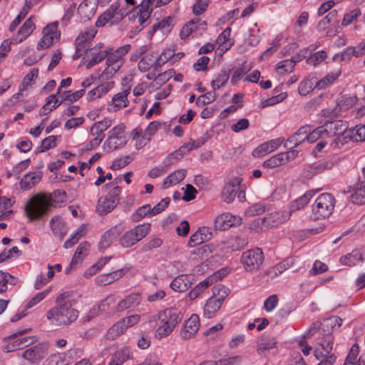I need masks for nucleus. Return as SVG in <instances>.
Instances as JSON below:
<instances>
[{"instance_id": "obj_14", "label": "nucleus", "mask_w": 365, "mask_h": 365, "mask_svg": "<svg viewBox=\"0 0 365 365\" xmlns=\"http://www.w3.org/2000/svg\"><path fill=\"white\" fill-rule=\"evenodd\" d=\"M242 219L239 216L232 215L230 213H224L217 216L215 221V227L217 230H225L232 226L240 225Z\"/></svg>"}, {"instance_id": "obj_18", "label": "nucleus", "mask_w": 365, "mask_h": 365, "mask_svg": "<svg viewBox=\"0 0 365 365\" xmlns=\"http://www.w3.org/2000/svg\"><path fill=\"white\" fill-rule=\"evenodd\" d=\"M129 93L130 88H127L123 91L115 94L112 98V102L108 105V110L111 112H116L127 107L128 105L127 96Z\"/></svg>"}, {"instance_id": "obj_42", "label": "nucleus", "mask_w": 365, "mask_h": 365, "mask_svg": "<svg viewBox=\"0 0 365 365\" xmlns=\"http://www.w3.org/2000/svg\"><path fill=\"white\" fill-rule=\"evenodd\" d=\"M340 71L336 73H330L320 81H315V88L318 89H324L335 81L340 75Z\"/></svg>"}, {"instance_id": "obj_31", "label": "nucleus", "mask_w": 365, "mask_h": 365, "mask_svg": "<svg viewBox=\"0 0 365 365\" xmlns=\"http://www.w3.org/2000/svg\"><path fill=\"white\" fill-rule=\"evenodd\" d=\"M222 303L218 302L215 297H210L204 307V316L210 319L219 311Z\"/></svg>"}, {"instance_id": "obj_35", "label": "nucleus", "mask_w": 365, "mask_h": 365, "mask_svg": "<svg viewBox=\"0 0 365 365\" xmlns=\"http://www.w3.org/2000/svg\"><path fill=\"white\" fill-rule=\"evenodd\" d=\"M351 200L356 205H362L365 203V182H360L356 185L355 191L351 195Z\"/></svg>"}, {"instance_id": "obj_57", "label": "nucleus", "mask_w": 365, "mask_h": 365, "mask_svg": "<svg viewBox=\"0 0 365 365\" xmlns=\"http://www.w3.org/2000/svg\"><path fill=\"white\" fill-rule=\"evenodd\" d=\"M183 155L184 153H182V149H178L168 155L167 158L164 160L163 164H165L166 167L169 168V166L174 164L176 161L182 158Z\"/></svg>"}, {"instance_id": "obj_44", "label": "nucleus", "mask_w": 365, "mask_h": 365, "mask_svg": "<svg viewBox=\"0 0 365 365\" xmlns=\"http://www.w3.org/2000/svg\"><path fill=\"white\" fill-rule=\"evenodd\" d=\"M58 138V137L56 135H50L44 138L41 141V145L37 147L36 153H43L51 148H55Z\"/></svg>"}, {"instance_id": "obj_45", "label": "nucleus", "mask_w": 365, "mask_h": 365, "mask_svg": "<svg viewBox=\"0 0 365 365\" xmlns=\"http://www.w3.org/2000/svg\"><path fill=\"white\" fill-rule=\"evenodd\" d=\"M353 131H351V129L346 128L344 132H342L341 134L338 135L333 140L331 144L334 145V147L339 148L346 143L349 140H352V133Z\"/></svg>"}, {"instance_id": "obj_12", "label": "nucleus", "mask_w": 365, "mask_h": 365, "mask_svg": "<svg viewBox=\"0 0 365 365\" xmlns=\"http://www.w3.org/2000/svg\"><path fill=\"white\" fill-rule=\"evenodd\" d=\"M155 0H144L140 5L133 9V16L138 17L139 24L143 26L153 12V4Z\"/></svg>"}, {"instance_id": "obj_5", "label": "nucleus", "mask_w": 365, "mask_h": 365, "mask_svg": "<svg viewBox=\"0 0 365 365\" xmlns=\"http://www.w3.org/2000/svg\"><path fill=\"white\" fill-rule=\"evenodd\" d=\"M120 192V187L115 186L109 191L108 195L101 197L96 205V212L101 216L110 212L119 202Z\"/></svg>"}, {"instance_id": "obj_11", "label": "nucleus", "mask_w": 365, "mask_h": 365, "mask_svg": "<svg viewBox=\"0 0 365 365\" xmlns=\"http://www.w3.org/2000/svg\"><path fill=\"white\" fill-rule=\"evenodd\" d=\"M48 349L47 343H39L25 350L22 353V357L31 362L36 363L45 356Z\"/></svg>"}, {"instance_id": "obj_49", "label": "nucleus", "mask_w": 365, "mask_h": 365, "mask_svg": "<svg viewBox=\"0 0 365 365\" xmlns=\"http://www.w3.org/2000/svg\"><path fill=\"white\" fill-rule=\"evenodd\" d=\"M150 223H144L136 226L135 228L132 229L131 231L139 242L146 236L150 230Z\"/></svg>"}, {"instance_id": "obj_56", "label": "nucleus", "mask_w": 365, "mask_h": 365, "mask_svg": "<svg viewBox=\"0 0 365 365\" xmlns=\"http://www.w3.org/2000/svg\"><path fill=\"white\" fill-rule=\"evenodd\" d=\"M133 160V157L131 155H125L123 158L116 159L110 165V168L114 170H119L121 168H124L125 166H126Z\"/></svg>"}, {"instance_id": "obj_38", "label": "nucleus", "mask_w": 365, "mask_h": 365, "mask_svg": "<svg viewBox=\"0 0 365 365\" xmlns=\"http://www.w3.org/2000/svg\"><path fill=\"white\" fill-rule=\"evenodd\" d=\"M35 24L33 22V16H30L20 27L18 35L21 36L19 41L26 39L34 30Z\"/></svg>"}, {"instance_id": "obj_54", "label": "nucleus", "mask_w": 365, "mask_h": 365, "mask_svg": "<svg viewBox=\"0 0 365 365\" xmlns=\"http://www.w3.org/2000/svg\"><path fill=\"white\" fill-rule=\"evenodd\" d=\"M355 53L356 51L353 46L348 47L344 52L341 53L340 54H336L334 56V60L336 61H340L348 62L351 60V56H355Z\"/></svg>"}, {"instance_id": "obj_51", "label": "nucleus", "mask_w": 365, "mask_h": 365, "mask_svg": "<svg viewBox=\"0 0 365 365\" xmlns=\"http://www.w3.org/2000/svg\"><path fill=\"white\" fill-rule=\"evenodd\" d=\"M84 92V89L76 91L75 92H71V91H64L61 94V98L63 101L73 103L81 98L83 96Z\"/></svg>"}, {"instance_id": "obj_64", "label": "nucleus", "mask_w": 365, "mask_h": 365, "mask_svg": "<svg viewBox=\"0 0 365 365\" xmlns=\"http://www.w3.org/2000/svg\"><path fill=\"white\" fill-rule=\"evenodd\" d=\"M216 94L215 92H207L203 95L200 96L196 101L197 106H205L215 101Z\"/></svg>"}, {"instance_id": "obj_2", "label": "nucleus", "mask_w": 365, "mask_h": 365, "mask_svg": "<svg viewBox=\"0 0 365 365\" xmlns=\"http://www.w3.org/2000/svg\"><path fill=\"white\" fill-rule=\"evenodd\" d=\"M69 297L68 292H64L56 297V306L46 314V318L51 324L56 327L66 326L77 319L78 312L72 307L73 302Z\"/></svg>"}, {"instance_id": "obj_6", "label": "nucleus", "mask_w": 365, "mask_h": 365, "mask_svg": "<svg viewBox=\"0 0 365 365\" xmlns=\"http://www.w3.org/2000/svg\"><path fill=\"white\" fill-rule=\"evenodd\" d=\"M241 262L247 272L259 270L264 262V254L260 248H255L243 252Z\"/></svg>"}, {"instance_id": "obj_33", "label": "nucleus", "mask_w": 365, "mask_h": 365, "mask_svg": "<svg viewBox=\"0 0 365 365\" xmlns=\"http://www.w3.org/2000/svg\"><path fill=\"white\" fill-rule=\"evenodd\" d=\"M277 344L276 339L270 336H262L257 344V353L259 355H264L265 351L275 347Z\"/></svg>"}, {"instance_id": "obj_43", "label": "nucleus", "mask_w": 365, "mask_h": 365, "mask_svg": "<svg viewBox=\"0 0 365 365\" xmlns=\"http://www.w3.org/2000/svg\"><path fill=\"white\" fill-rule=\"evenodd\" d=\"M96 31L93 29H87L79 35L76 39V43H78L88 48L90 41L94 38Z\"/></svg>"}, {"instance_id": "obj_9", "label": "nucleus", "mask_w": 365, "mask_h": 365, "mask_svg": "<svg viewBox=\"0 0 365 365\" xmlns=\"http://www.w3.org/2000/svg\"><path fill=\"white\" fill-rule=\"evenodd\" d=\"M322 335V336H319L317 338V344L318 346L314 350V356L317 359H325V357H328L330 356H334V354H330L332 346H333V341L334 338L330 333L328 334H319Z\"/></svg>"}, {"instance_id": "obj_10", "label": "nucleus", "mask_w": 365, "mask_h": 365, "mask_svg": "<svg viewBox=\"0 0 365 365\" xmlns=\"http://www.w3.org/2000/svg\"><path fill=\"white\" fill-rule=\"evenodd\" d=\"M140 320L138 314H134L125 318L114 324L108 331L109 338L113 339L122 334L128 328L136 324Z\"/></svg>"}, {"instance_id": "obj_13", "label": "nucleus", "mask_w": 365, "mask_h": 365, "mask_svg": "<svg viewBox=\"0 0 365 365\" xmlns=\"http://www.w3.org/2000/svg\"><path fill=\"white\" fill-rule=\"evenodd\" d=\"M123 227L120 225H115L106 231L101 236L98 248L101 251H103L110 246L113 242L123 232Z\"/></svg>"}, {"instance_id": "obj_34", "label": "nucleus", "mask_w": 365, "mask_h": 365, "mask_svg": "<svg viewBox=\"0 0 365 365\" xmlns=\"http://www.w3.org/2000/svg\"><path fill=\"white\" fill-rule=\"evenodd\" d=\"M337 14L336 10H332L329 12L323 19H322L317 25V29L319 31H325L330 24L337 26Z\"/></svg>"}, {"instance_id": "obj_19", "label": "nucleus", "mask_w": 365, "mask_h": 365, "mask_svg": "<svg viewBox=\"0 0 365 365\" xmlns=\"http://www.w3.org/2000/svg\"><path fill=\"white\" fill-rule=\"evenodd\" d=\"M309 134V125L302 126L292 136L289 138L284 144L287 148L297 147L305 140H307Z\"/></svg>"}, {"instance_id": "obj_58", "label": "nucleus", "mask_w": 365, "mask_h": 365, "mask_svg": "<svg viewBox=\"0 0 365 365\" xmlns=\"http://www.w3.org/2000/svg\"><path fill=\"white\" fill-rule=\"evenodd\" d=\"M352 133V141L361 142L365 140V125H356L350 128Z\"/></svg>"}, {"instance_id": "obj_1", "label": "nucleus", "mask_w": 365, "mask_h": 365, "mask_svg": "<svg viewBox=\"0 0 365 365\" xmlns=\"http://www.w3.org/2000/svg\"><path fill=\"white\" fill-rule=\"evenodd\" d=\"M66 192L56 190L50 194H36L32 197L25 207L26 216L36 220L46 215L49 208L66 201Z\"/></svg>"}, {"instance_id": "obj_27", "label": "nucleus", "mask_w": 365, "mask_h": 365, "mask_svg": "<svg viewBox=\"0 0 365 365\" xmlns=\"http://www.w3.org/2000/svg\"><path fill=\"white\" fill-rule=\"evenodd\" d=\"M197 24H199V25L202 26V31H205L207 28V22L205 21H201L199 18H196L188 21L182 28L180 34V38L184 39L188 37L194 31L193 26H195Z\"/></svg>"}, {"instance_id": "obj_37", "label": "nucleus", "mask_w": 365, "mask_h": 365, "mask_svg": "<svg viewBox=\"0 0 365 365\" xmlns=\"http://www.w3.org/2000/svg\"><path fill=\"white\" fill-rule=\"evenodd\" d=\"M212 283V280L207 278L197 284L190 292L188 297L190 300L197 298Z\"/></svg>"}, {"instance_id": "obj_46", "label": "nucleus", "mask_w": 365, "mask_h": 365, "mask_svg": "<svg viewBox=\"0 0 365 365\" xmlns=\"http://www.w3.org/2000/svg\"><path fill=\"white\" fill-rule=\"evenodd\" d=\"M229 292L230 290L227 287L222 284H217L212 287L213 296L212 297H215L218 302L222 303L228 296Z\"/></svg>"}, {"instance_id": "obj_50", "label": "nucleus", "mask_w": 365, "mask_h": 365, "mask_svg": "<svg viewBox=\"0 0 365 365\" xmlns=\"http://www.w3.org/2000/svg\"><path fill=\"white\" fill-rule=\"evenodd\" d=\"M357 98L356 96H343L337 101V106L340 110H346V109L352 107L356 102Z\"/></svg>"}, {"instance_id": "obj_61", "label": "nucleus", "mask_w": 365, "mask_h": 365, "mask_svg": "<svg viewBox=\"0 0 365 365\" xmlns=\"http://www.w3.org/2000/svg\"><path fill=\"white\" fill-rule=\"evenodd\" d=\"M326 135L323 125L318 127L314 130H311V127L309 126V134L307 141L309 143H314L320 137Z\"/></svg>"}, {"instance_id": "obj_30", "label": "nucleus", "mask_w": 365, "mask_h": 365, "mask_svg": "<svg viewBox=\"0 0 365 365\" xmlns=\"http://www.w3.org/2000/svg\"><path fill=\"white\" fill-rule=\"evenodd\" d=\"M131 351L129 348L123 347L115 351L109 363L110 365H121L130 359Z\"/></svg>"}, {"instance_id": "obj_24", "label": "nucleus", "mask_w": 365, "mask_h": 365, "mask_svg": "<svg viewBox=\"0 0 365 365\" xmlns=\"http://www.w3.org/2000/svg\"><path fill=\"white\" fill-rule=\"evenodd\" d=\"M51 228L57 237L62 240L67 233L65 222L58 216L51 218L50 220Z\"/></svg>"}, {"instance_id": "obj_17", "label": "nucleus", "mask_w": 365, "mask_h": 365, "mask_svg": "<svg viewBox=\"0 0 365 365\" xmlns=\"http://www.w3.org/2000/svg\"><path fill=\"white\" fill-rule=\"evenodd\" d=\"M108 58L106 63L108 67L105 71L101 74V78L104 80L114 74L120 68L122 61L121 58L119 57L115 53H112L107 56Z\"/></svg>"}, {"instance_id": "obj_62", "label": "nucleus", "mask_w": 365, "mask_h": 365, "mask_svg": "<svg viewBox=\"0 0 365 365\" xmlns=\"http://www.w3.org/2000/svg\"><path fill=\"white\" fill-rule=\"evenodd\" d=\"M312 80L313 79H307L299 84L298 91L301 96H306L315 88V86H314V83Z\"/></svg>"}, {"instance_id": "obj_4", "label": "nucleus", "mask_w": 365, "mask_h": 365, "mask_svg": "<svg viewBox=\"0 0 365 365\" xmlns=\"http://www.w3.org/2000/svg\"><path fill=\"white\" fill-rule=\"evenodd\" d=\"M334 205L335 199L331 194H321L312 206V219L318 220L328 217L333 212Z\"/></svg>"}, {"instance_id": "obj_7", "label": "nucleus", "mask_w": 365, "mask_h": 365, "mask_svg": "<svg viewBox=\"0 0 365 365\" xmlns=\"http://www.w3.org/2000/svg\"><path fill=\"white\" fill-rule=\"evenodd\" d=\"M124 130L125 126L121 124L115 126L108 132V138L103 145L105 150L110 152L125 145L127 139Z\"/></svg>"}, {"instance_id": "obj_40", "label": "nucleus", "mask_w": 365, "mask_h": 365, "mask_svg": "<svg viewBox=\"0 0 365 365\" xmlns=\"http://www.w3.org/2000/svg\"><path fill=\"white\" fill-rule=\"evenodd\" d=\"M232 70L231 69H224L221 71V73H220L216 78L215 80H213L211 82V86L212 88L215 89H219L223 86L225 85V83L228 81L230 78V76L231 74Z\"/></svg>"}, {"instance_id": "obj_25", "label": "nucleus", "mask_w": 365, "mask_h": 365, "mask_svg": "<svg viewBox=\"0 0 365 365\" xmlns=\"http://www.w3.org/2000/svg\"><path fill=\"white\" fill-rule=\"evenodd\" d=\"M113 86V81L103 83L90 91L87 94V99L88 101H93L96 98H101L103 95L107 93Z\"/></svg>"}, {"instance_id": "obj_32", "label": "nucleus", "mask_w": 365, "mask_h": 365, "mask_svg": "<svg viewBox=\"0 0 365 365\" xmlns=\"http://www.w3.org/2000/svg\"><path fill=\"white\" fill-rule=\"evenodd\" d=\"M41 179V175L39 173H28L24 175L21 180L20 185L24 190L31 189L36 185Z\"/></svg>"}, {"instance_id": "obj_16", "label": "nucleus", "mask_w": 365, "mask_h": 365, "mask_svg": "<svg viewBox=\"0 0 365 365\" xmlns=\"http://www.w3.org/2000/svg\"><path fill=\"white\" fill-rule=\"evenodd\" d=\"M102 46H95L90 49L89 52L86 53L84 58H86V68L89 69L94 65L101 62L105 59L108 53L106 51L101 50Z\"/></svg>"}, {"instance_id": "obj_47", "label": "nucleus", "mask_w": 365, "mask_h": 365, "mask_svg": "<svg viewBox=\"0 0 365 365\" xmlns=\"http://www.w3.org/2000/svg\"><path fill=\"white\" fill-rule=\"evenodd\" d=\"M237 190L233 188L232 185H225L222 190V199L226 203H231L234 201Z\"/></svg>"}, {"instance_id": "obj_23", "label": "nucleus", "mask_w": 365, "mask_h": 365, "mask_svg": "<svg viewBox=\"0 0 365 365\" xmlns=\"http://www.w3.org/2000/svg\"><path fill=\"white\" fill-rule=\"evenodd\" d=\"M192 282L186 274H180L170 283V287L175 292H185L190 287Z\"/></svg>"}, {"instance_id": "obj_41", "label": "nucleus", "mask_w": 365, "mask_h": 365, "mask_svg": "<svg viewBox=\"0 0 365 365\" xmlns=\"http://www.w3.org/2000/svg\"><path fill=\"white\" fill-rule=\"evenodd\" d=\"M152 212L151 206L149 204L145 205L140 207L134 213L132 214L131 219L135 222H139L146 216H154V215L152 214Z\"/></svg>"}, {"instance_id": "obj_8", "label": "nucleus", "mask_w": 365, "mask_h": 365, "mask_svg": "<svg viewBox=\"0 0 365 365\" xmlns=\"http://www.w3.org/2000/svg\"><path fill=\"white\" fill-rule=\"evenodd\" d=\"M127 14L128 11L125 9H120L118 2H114L105 12L100 15L96 25L97 27L104 26L109 20H113L112 24L118 23Z\"/></svg>"}, {"instance_id": "obj_22", "label": "nucleus", "mask_w": 365, "mask_h": 365, "mask_svg": "<svg viewBox=\"0 0 365 365\" xmlns=\"http://www.w3.org/2000/svg\"><path fill=\"white\" fill-rule=\"evenodd\" d=\"M124 274L125 272L123 269H118L108 274L98 275L96 279V282L98 285L106 286L121 278Z\"/></svg>"}, {"instance_id": "obj_59", "label": "nucleus", "mask_w": 365, "mask_h": 365, "mask_svg": "<svg viewBox=\"0 0 365 365\" xmlns=\"http://www.w3.org/2000/svg\"><path fill=\"white\" fill-rule=\"evenodd\" d=\"M282 164H284V160L281 157V154L278 153L264 161L263 166L268 168H274Z\"/></svg>"}, {"instance_id": "obj_53", "label": "nucleus", "mask_w": 365, "mask_h": 365, "mask_svg": "<svg viewBox=\"0 0 365 365\" xmlns=\"http://www.w3.org/2000/svg\"><path fill=\"white\" fill-rule=\"evenodd\" d=\"M327 58V53L324 51L316 52L311 55L307 59V63L309 65L317 66L321 63Z\"/></svg>"}, {"instance_id": "obj_60", "label": "nucleus", "mask_w": 365, "mask_h": 365, "mask_svg": "<svg viewBox=\"0 0 365 365\" xmlns=\"http://www.w3.org/2000/svg\"><path fill=\"white\" fill-rule=\"evenodd\" d=\"M361 11L359 9H354L344 15L342 21V26L349 25L356 21L359 16H361Z\"/></svg>"}, {"instance_id": "obj_48", "label": "nucleus", "mask_w": 365, "mask_h": 365, "mask_svg": "<svg viewBox=\"0 0 365 365\" xmlns=\"http://www.w3.org/2000/svg\"><path fill=\"white\" fill-rule=\"evenodd\" d=\"M138 240L131 230L126 232L119 240L120 245L123 247H130L137 243Z\"/></svg>"}, {"instance_id": "obj_21", "label": "nucleus", "mask_w": 365, "mask_h": 365, "mask_svg": "<svg viewBox=\"0 0 365 365\" xmlns=\"http://www.w3.org/2000/svg\"><path fill=\"white\" fill-rule=\"evenodd\" d=\"M58 25V23L56 21L48 25L43 29V36L42 39L46 43V48H48L53 44L54 38L58 39L59 38L60 32L57 30Z\"/></svg>"}, {"instance_id": "obj_20", "label": "nucleus", "mask_w": 365, "mask_h": 365, "mask_svg": "<svg viewBox=\"0 0 365 365\" xmlns=\"http://www.w3.org/2000/svg\"><path fill=\"white\" fill-rule=\"evenodd\" d=\"M323 128L327 136L336 137L346 130L347 124L342 120H335L325 123Z\"/></svg>"}, {"instance_id": "obj_39", "label": "nucleus", "mask_w": 365, "mask_h": 365, "mask_svg": "<svg viewBox=\"0 0 365 365\" xmlns=\"http://www.w3.org/2000/svg\"><path fill=\"white\" fill-rule=\"evenodd\" d=\"M157 54L150 53L144 56L138 62V69L141 72L148 71L151 66L155 63L156 66Z\"/></svg>"}, {"instance_id": "obj_3", "label": "nucleus", "mask_w": 365, "mask_h": 365, "mask_svg": "<svg viewBox=\"0 0 365 365\" xmlns=\"http://www.w3.org/2000/svg\"><path fill=\"white\" fill-rule=\"evenodd\" d=\"M160 324L155 331V337L162 339L169 336L175 327L182 320L183 313L176 308L161 311L157 315Z\"/></svg>"}, {"instance_id": "obj_29", "label": "nucleus", "mask_w": 365, "mask_h": 365, "mask_svg": "<svg viewBox=\"0 0 365 365\" xmlns=\"http://www.w3.org/2000/svg\"><path fill=\"white\" fill-rule=\"evenodd\" d=\"M90 249V244L87 242H81L78 247H77L71 262L70 263V267H73L76 264L82 262L84 257H86Z\"/></svg>"}, {"instance_id": "obj_36", "label": "nucleus", "mask_w": 365, "mask_h": 365, "mask_svg": "<svg viewBox=\"0 0 365 365\" xmlns=\"http://www.w3.org/2000/svg\"><path fill=\"white\" fill-rule=\"evenodd\" d=\"M363 260L362 254L356 250L340 258L341 263L348 266H354L359 261L363 262Z\"/></svg>"}, {"instance_id": "obj_52", "label": "nucleus", "mask_w": 365, "mask_h": 365, "mask_svg": "<svg viewBox=\"0 0 365 365\" xmlns=\"http://www.w3.org/2000/svg\"><path fill=\"white\" fill-rule=\"evenodd\" d=\"M294 68L293 61L289 59L279 61L276 65V69L279 71V73L284 74L286 73H290Z\"/></svg>"}, {"instance_id": "obj_63", "label": "nucleus", "mask_w": 365, "mask_h": 365, "mask_svg": "<svg viewBox=\"0 0 365 365\" xmlns=\"http://www.w3.org/2000/svg\"><path fill=\"white\" fill-rule=\"evenodd\" d=\"M175 57L173 51L166 50L163 51L158 58H156V68L165 64L169 60L173 61V58Z\"/></svg>"}, {"instance_id": "obj_55", "label": "nucleus", "mask_w": 365, "mask_h": 365, "mask_svg": "<svg viewBox=\"0 0 365 365\" xmlns=\"http://www.w3.org/2000/svg\"><path fill=\"white\" fill-rule=\"evenodd\" d=\"M312 195L309 193H306L294 200L291 205L292 210H297L303 208L309 202Z\"/></svg>"}, {"instance_id": "obj_15", "label": "nucleus", "mask_w": 365, "mask_h": 365, "mask_svg": "<svg viewBox=\"0 0 365 365\" xmlns=\"http://www.w3.org/2000/svg\"><path fill=\"white\" fill-rule=\"evenodd\" d=\"M200 327V319L197 314H192L184 323L181 336L185 339L194 336Z\"/></svg>"}, {"instance_id": "obj_26", "label": "nucleus", "mask_w": 365, "mask_h": 365, "mask_svg": "<svg viewBox=\"0 0 365 365\" xmlns=\"http://www.w3.org/2000/svg\"><path fill=\"white\" fill-rule=\"evenodd\" d=\"M140 302V294L138 293H133L118 303V311H123L128 308L138 306Z\"/></svg>"}, {"instance_id": "obj_28", "label": "nucleus", "mask_w": 365, "mask_h": 365, "mask_svg": "<svg viewBox=\"0 0 365 365\" xmlns=\"http://www.w3.org/2000/svg\"><path fill=\"white\" fill-rule=\"evenodd\" d=\"M186 174L187 171L185 169L178 170L172 173L164 180L163 188H168L170 186L178 184L185 178Z\"/></svg>"}]
</instances>
